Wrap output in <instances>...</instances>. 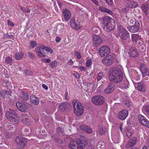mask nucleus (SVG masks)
<instances>
[{
	"mask_svg": "<svg viewBox=\"0 0 149 149\" xmlns=\"http://www.w3.org/2000/svg\"><path fill=\"white\" fill-rule=\"evenodd\" d=\"M104 143L102 141L99 142L97 145V149H104Z\"/></svg>",
	"mask_w": 149,
	"mask_h": 149,
	"instance_id": "35",
	"label": "nucleus"
},
{
	"mask_svg": "<svg viewBox=\"0 0 149 149\" xmlns=\"http://www.w3.org/2000/svg\"><path fill=\"white\" fill-rule=\"evenodd\" d=\"M91 100L93 103L97 105H102L104 103V101L102 96L98 95L93 97Z\"/></svg>",
	"mask_w": 149,
	"mask_h": 149,
	"instance_id": "9",
	"label": "nucleus"
},
{
	"mask_svg": "<svg viewBox=\"0 0 149 149\" xmlns=\"http://www.w3.org/2000/svg\"><path fill=\"white\" fill-rule=\"evenodd\" d=\"M140 38H141V37L136 34H133L132 36V40L134 43H137Z\"/></svg>",
	"mask_w": 149,
	"mask_h": 149,
	"instance_id": "33",
	"label": "nucleus"
},
{
	"mask_svg": "<svg viewBox=\"0 0 149 149\" xmlns=\"http://www.w3.org/2000/svg\"><path fill=\"white\" fill-rule=\"evenodd\" d=\"M138 22H139L138 21H136L134 19H132L130 21V23L131 24H136V23H137Z\"/></svg>",
	"mask_w": 149,
	"mask_h": 149,
	"instance_id": "54",
	"label": "nucleus"
},
{
	"mask_svg": "<svg viewBox=\"0 0 149 149\" xmlns=\"http://www.w3.org/2000/svg\"><path fill=\"white\" fill-rule=\"evenodd\" d=\"M63 15L66 21H68L71 18V14L70 11L67 9L63 10Z\"/></svg>",
	"mask_w": 149,
	"mask_h": 149,
	"instance_id": "23",
	"label": "nucleus"
},
{
	"mask_svg": "<svg viewBox=\"0 0 149 149\" xmlns=\"http://www.w3.org/2000/svg\"><path fill=\"white\" fill-rule=\"evenodd\" d=\"M106 3L109 6H111L113 3L112 0H105Z\"/></svg>",
	"mask_w": 149,
	"mask_h": 149,
	"instance_id": "51",
	"label": "nucleus"
},
{
	"mask_svg": "<svg viewBox=\"0 0 149 149\" xmlns=\"http://www.w3.org/2000/svg\"><path fill=\"white\" fill-rule=\"evenodd\" d=\"M57 131L60 134H62L63 133V131H62L61 128H58L56 129Z\"/></svg>",
	"mask_w": 149,
	"mask_h": 149,
	"instance_id": "55",
	"label": "nucleus"
},
{
	"mask_svg": "<svg viewBox=\"0 0 149 149\" xmlns=\"http://www.w3.org/2000/svg\"><path fill=\"white\" fill-rule=\"evenodd\" d=\"M140 70L143 76L145 77L146 76V72L148 70L146 65L141 64L140 66Z\"/></svg>",
	"mask_w": 149,
	"mask_h": 149,
	"instance_id": "25",
	"label": "nucleus"
},
{
	"mask_svg": "<svg viewBox=\"0 0 149 149\" xmlns=\"http://www.w3.org/2000/svg\"><path fill=\"white\" fill-rule=\"evenodd\" d=\"M106 57L103 59L102 62L103 64L106 66H110L113 63V58L111 55H109L106 56Z\"/></svg>",
	"mask_w": 149,
	"mask_h": 149,
	"instance_id": "11",
	"label": "nucleus"
},
{
	"mask_svg": "<svg viewBox=\"0 0 149 149\" xmlns=\"http://www.w3.org/2000/svg\"><path fill=\"white\" fill-rule=\"evenodd\" d=\"M99 10L101 12L107 13L111 15H112L113 14V12L111 10L102 6H100L99 7Z\"/></svg>",
	"mask_w": 149,
	"mask_h": 149,
	"instance_id": "32",
	"label": "nucleus"
},
{
	"mask_svg": "<svg viewBox=\"0 0 149 149\" xmlns=\"http://www.w3.org/2000/svg\"><path fill=\"white\" fill-rule=\"evenodd\" d=\"M142 110L143 112H146L147 114L149 116V105H144L142 108Z\"/></svg>",
	"mask_w": 149,
	"mask_h": 149,
	"instance_id": "36",
	"label": "nucleus"
},
{
	"mask_svg": "<svg viewBox=\"0 0 149 149\" xmlns=\"http://www.w3.org/2000/svg\"><path fill=\"white\" fill-rule=\"evenodd\" d=\"M74 55L77 56V58L78 59L80 58L81 57L80 53L77 51L75 52H74Z\"/></svg>",
	"mask_w": 149,
	"mask_h": 149,
	"instance_id": "50",
	"label": "nucleus"
},
{
	"mask_svg": "<svg viewBox=\"0 0 149 149\" xmlns=\"http://www.w3.org/2000/svg\"><path fill=\"white\" fill-rule=\"evenodd\" d=\"M56 141L59 144H63V140L60 139H56Z\"/></svg>",
	"mask_w": 149,
	"mask_h": 149,
	"instance_id": "52",
	"label": "nucleus"
},
{
	"mask_svg": "<svg viewBox=\"0 0 149 149\" xmlns=\"http://www.w3.org/2000/svg\"><path fill=\"white\" fill-rule=\"evenodd\" d=\"M88 140L87 138L83 136L81 140L72 141L68 145L71 149H84V147L88 144Z\"/></svg>",
	"mask_w": 149,
	"mask_h": 149,
	"instance_id": "2",
	"label": "nucleus"
},
{
	"mask_svg": "<svg viewBox=\"0 0 149 149\" xmlns=\"http://www.w3.org/2000/svg\"><path fill=\"white\" fill-rule=\"evenodd\" d=\"M16 105L17 109L20 111L24 112L27 111V107L25 104L18 102L16 103Z\"/></svg>",
	"mask_w": 149,
	"mask_h": 149,
	"instance_id": "21",
	"label": "nucleus"
},
{
	"mask_svg": "<svg viewBox=\"0 0 149 149\" xmlns=\"http://www.w3.org/2000/svg\"><path fill=\"white\" fill-rule=\"evenodd\" d=\"M98 131L101 135H105L107 133V129L104 126H100Z\"/></svg>",
	"mask_w": 149,
	"mask_h": 149,
	"instance_id": "30",
	"label": "nucleus"
},
{
	"mask_svg": "<svg viewBox=\"0 0 149 149\" xmlns=\"http://www.w3.org/2000/svg\"><path fill=\"white\" fill-rule=\"evenodd\" d=\"M139 122L143 125L149 128V121L146 119V117L140 115L138 117Z\"/></svg>",
	"mask_w": 149,
	"mask_h": 149,
	"instance_id": "13",
	"label": "nucleus"
},
{
	"mask_svg": "<svg viewBox=\"0 0 149 149\" xmlns=\"http://www.w3.org/2000/svg\"><path fill=\"white\" fill-rule=\"evenodd\" d=\"M11 82L8 81H6L3 83V85L4 87H6L10 84Z\"/></svg>",
	"mask_w": 149,
	"mask_h": 149,
	"instance_id": "48",
	"label": "nucleus"
},
{
	"mask_svg": "<svg viewBox=\"0 0 149 149\" xmlns=\"http://www.w3.org/2000/svg\"><path fill=\"white\" fill-rule=\"evenodd\" d=\"M110 53V50L107 46H102L100 47L98 51L100 56L102 57H104L108 56Z\"/></svg>",
	"mask_w": 149,
	"mask_h": 149,
	"instance_id": "7",
	"label": "nucleus"
},
{
	"mask_svg": "<svg viewBox=\"0 0 149 149\" xmlns=\"http://www.w3.org/2000/svg\"><path fill=\"white\" fill-rule=\"evenodd\" d=\"M128 115V111L123 110L118 113V117L119 119L124 120L126 119Z\"/></svg>",
	"mask_w": 149,
	"mask_h": 149,
	"instance_id": "18",
	"label": "nucleus"
},
{
	"mask_svg": "<svg viewBox=\"0 0 149 149\" xmlns=\"http://www.w3.org/2000/svg\"><path fill=\"white\" fill-rule=\"evenodd\" d=\"M21 98L24 100H27L28 98V95L27 93L24 91H22Z\"/></svg>",
	"mask_w": 149,
	"mask_h": 149,
	"instance_id": "34",
	"label": "nucleus"
},
{
	"mask_svg": "<svg viewBox=\"0 0 149 149\" xmlns=\"http://www.w3.org/2000/svg\"><path fill=\"white\" fill-rule=\"evenodd\" d=\"M93 42L94 46L97 47L101 44L102 40L100 36L94 34L93 35Z\"/></svg>",
	"mask_w": 149,
	"mask_h": 149,
	"instance_id": "12",
	"label": "nucleus"
},
{
	"mask_svg": "<svg viewBox=\"0 0 149 149\" xmlns=\"http://www.w3.org/2000/svg\"><path fill=\"white\" fill-rule=\"evenodd\" d=\"M28 54L29 56L31 58H35V56L34 54L31 52H28Z\"/></svg>",
	"mask_w": 149,
	"mask_h": 149,
	"instance_id": "53",
	"label": "nucleus"
},
{
	"mask_svg": "<svg viewBox=\"0 0 149 149\" xmlns=\"http://www.w3.org/2000/svg\"><path fill=\"white\" fill-rule=\"evenodd\" d=\"M70 25L72 27L76 30H78L80 27V24L77 20L72 18L70 20Z\"/></svg>",
	"mask_w": 149,
	"mask_h": 149,
	"instance_id": "16",
	"label": "nucleus"
},
{
	"mask_svg": "<svg viewBox=\"0 0 149 149\" xmlns=\"http://www.w3.org/2000/svg\"><path fill=\"white\" fill-rule=\"evenodd\" d=\"M141 8L142 10L145 13L146 15L147 16L148 15V12L149 9L148 4V3H145L142 4Z\"/></svg>",
	"mask_w": 149,
	"mask_h": 149,
	"instance_id": "31",
	"label": "nucleus"
},
{
	"mask_svg": "<svg viewBox=\"0 0 149 149\" xmlns=\"http://www.w3.org/2000/svg\"><path fill=\"white\" fill-rule=\"evenodd\" d=\"M133 132L132 131V130H130L126 132V136L128 138L130 137L133 134Z\"/></svg>",
	"mask_w": 149,
	"mask_h": 149,
	"instance_id": "46",
	"label": "nucleus"
},
{
	"mask_svg": "<svg viewBox=\"0 0 149 149\" xmlns=\"http://www.w3.org/2000/svg\"><path fill=\"white\" fill-rule=\"evenodd\" d=\"M6 116L10 122L15 124H18L19 123V118L15 111L10 109L9 111L6 112Z\"/></svg>",
	"mask_w": 149,
	"mask_h": 149,
	"instance_id": "4",
	"label": "nucleus"
},
{
	"mask_svg": "<svg viewBox=\"0 0 149 149\" xmlns=\"http://www.w3.org/2000/svg\"><path fill=\"white\" fill-rule=\"evenodd\" d=\"M5 61L9 65H11L12 64V60L10 57H8L6 58Z\"/></svg>",
	"mask_w": 149,
	"mask_h": 149,
	"instance_id": "39",
	"label": "nucleus"
},
{
	"mask_svg": "<svg viewBox=\"0 0 149 149\" xmlns=\"http://www.w3.org/2000/svg\"><path fill=\"white\" fill-rule=\"evenodd\" d=\"M8 25L11 26H13L14 25L13 23L9 20H8Z\"/></svg>",
	"mask_w": 149,
	"mask_h": 149,
	"instance_id": "58",
	"label": "nucleus"
},
{
	"mask_svg": "<svg viewBox=\"0 0 149 149\" xmlns=\"http://www.w3.org/2000/svg\"><path fill=\"white\" fill-rule=\"evenodd\" d=\"M70 108V104L66 102H63L59 106V109L63 112L68 111Z\"/></svg>",
	"mask_w": 149,
	"mask_h": 149,
	"instance_id": "10",
	"label": "nucleus"
},
{
	"mask_svg": "<svg viewBox=\"0 0 149 149\" xmlns=\"http://www.w3.org/2000/svg\"><path fill=\"white\" fill-rule=\"evenodd\" d=\"M104 77L103 73L102 72H100L98 75L97 81L100 80Z\"/></svg>",
	"mask_w": 149,
	"mask_h": 149,
	"instance_id": "43",
	"label": "nucleus"
},
{
	"mask_svg": "<svg viewBox=\"0 0 149 149\" xmlns=\"http://www.w3.org/2000/svg\"><path fill=\"white\" fill-rule=\"evenodd\" d=\"M103 26V29L107 32L110 31L114 27L115 22L114 20L111 17L105 16L101 19Z\"/></svg>",
	"mask_w": 149,
	"mask_h": 149,
	"instance_id": "3",
	"label": "nucleus"
},
{
	"mask_svg": "<svg viewBox=\"0 0 149 149\" xmlns=\"http://www.w3.org/2000/svg\"><path fill=\"white\" fill-rule=\"evenodd\" d=\"M136 89L139 92H144L146 91V87L145 84L142 82L138 83L135 84Z\"/></svg>",
	"mask_w": 149,
	"mask_h": 149,
	"instance_id": "17",
	"label": "nucleus"
},
{
	"mask_svg": "<svg viewBox=\"0 0 149 149\" xmlns=\"http://www.w3.org/2000/svg\"><path fill=\"white\" fill-rule=\"evenodd\" d=\"M92 63L91 60L90 59L86 61V66L88 67H89L91 65Z\"/></svg>",
	"mask_w": 149,
	"mask_h": 149,
	"instance_id": "49",
	"label": "nucleus"
},
{
	"mask_svg": "<svg viewBox=\"0 0 149 149\" xmlns=\"http://www.w3.org/2000/svg\"><path fill=\"white\" fill-rule=\"evenodd\" d=\"M24 55V54L21 52H17L15 54L14 58L16 60H20L23 58Z\"/></svg>",
	"mask_w": 149,
	"mask_h": 149,
	"instance_id": "29",
	"label": "nucleus"
},
{
	"mask_svg": "<svg viewBox=\"0 0 149 149\" xmlns=\"http://www.w3.org/2000/svg\"><path fill=\"white\" fill-rule=\"evenodd\" d=\"M58 62L56 61H54L49 64V65L51 68H56L57 67Z\"/></svg>",
	"mask_w": 149,
	"mask_h": 149,
	"instance_id": "38",
	"label": "nucleus"
},
{
	"mask_svg": "<svg viewBox=\"0 0 149 149\" xmlns=\"http://www.w3.org/2000/svg\"><path fill=\"white\" fill-rule=\"evenodd\" d=\"M127 5L129 8H135L136 6H138L137 3L136 2L132 1L127 2Z\"/></svg>",
	"mask_w": 149,
	"mask_h": 149,
	"instance_id": "28",
	"label": "nucleus"
},
{
	"mask_svg": "<svg viewBox=\"0 0 149 149\" xmlns=\"http://www.w3.org/2000/svg\"><path fill=\"white\" fill-rule=\"evenodd\" d=\"M9 93L8 91H7L2 90L0 92V94L2 97H4L5 96L6 94H8Z\"/></svg>",
	"mask_w": 149,
	"mask_h": 149,
	"instance_id": "42",
	"label": "nucleus"
},
{
	"mask_svg": "<svg viewBox=\"0 0 149 149\" xmlns=\"http://www.w3.org/2000/svg\"><path fill=\"white\" fill-rule=\"evenodd\" d=\"M79 129L80 130H84L87 134H90L92 132V130L89 126L85 124H81L79 125Z\"/></svg>",
	"mask_w": 149,
	"mask_h": 149,
	"instance_id": "19",
	"label": "nucleus"
},
{
	"mask_svg": "<svg viewBox=\"0 0 149 149\" xmlns=\"http://www.w3.org/2000/svg\"><path fill=\"white\" fill-rule=\"evenodd\" d=\"M129 83L127 81H123L119 86L120 88L122 89H126L129 88Z\"/></svg>",
	"mask_w": 149,
	"mask_h": 149,
	"instance_id": "27",
	"label": "nucleus"
},
{
	"mask_svg": "<svg viewBox=\"0 0 149 149\" xmlns=\"http://www.w3.org/2000/svg\"><path fill=\"white\" fill-rule=\"evenodd\" d=\"M114 84L112 83H109L107 87L104 90V93H109L112 92L114 89Z\"/></svg>",
	"mask_w": 149,
	"mask_h": 149,
	"instance_id": "24",
	"label": "nucleus"
},
{
	"mask_svg": "<svg viewBox=\"0 0 149 149\" xmlns=\"http://www.w3.org/2000/svg\"><path fill=\"white\" fill-rule=\"evenodd\" d=\"M19 8L23 12L25 13H29L30 12V10L28 8L26 9L24 7H22L21 6H20Z\"/></svg>",
	"mask_w": 149,
	"mask_h": 149,
	"instance_id": "40",
	"label": "nucleus"
},
{
	"mask_svg": "<svg viewBox=\"0 0 149 149\" xmlns=\"http://www.w3.org/2000/svg\"><path fill=\"white\" fill-rule=\"evenodd\" d=\"M140 24L138 22L133 26H130L127 27V29L131 33H135L138 31L139 28Z\"/></svg>",
	"mask_w": 149,
	"mask_h": 149,
	"instance_id": "14",
	"label": "nucleus"
},
{
	"mask_svg": "<svg viewBox=\"0 0 149 149\" xmlns=\"http://www.w3.org/2000/svg\"><path fill=\"white\" fill-rule=\"evenodd\" d=\"M136 43L140 46L142 45L143 42L141 40V38L139 39V40H138V41L137 42V43Z\"/></svg>",
	"mask_w": 149,
	"mask_h": 149,
	"instance_id": "56",
	"label": "nucleus"
},
{
	"mask_svg": "<svg viewBox=\"0 0 149 149\" xmlns=\"http://www.w3.org/2000/svg\"><path fill=\"white\" fill-rule=\"evenodd\" d=\"M24 73L27 76H32L33 75V72L31 71L26 70L24 71Z\"/></svg>",
	"mask_w": 149,
	"mask_h": 149,
	"instance_id": "41",
	"label": "nucleus"
},
{
	"mask_svg": "<svg viewBox=\"0 0 149 149\" xmlns=\"http://www.w3.org/2000/svg\"><path fill=\"white\" fill-rule=\"evenodd\" d=\"M73 74L77 78H79L80 77L79 74L77 73H73Z\"/></svg>",
	"mask_w": 149,
	"mask_h": 149,
	"instance_id": "60",
	"label": "nucleus"
},
{
	"mask_svg": "<svg viewBox=\"0 0 149 149\" xmlns=\"http://www.w3.org/2000/svg\"><path fill=\"white\" fill-rule=\"evenodd\" d=\"M3 38L4 40L6 39L7 38L13 39L14 38V37L13 35H10L8 33H6L4 34L3 35Z\"/></svg>",
	"mask_w": 149,
	"mask_h": 149,
	"instance_id": "37",
	"label": "nucleus"
},
{
	"mask_svg": "<svg viewBox=\"0 0 149 149\" xmlns=\"http://www.w3.org/2000/svg\"><path fill=\"white\" fill-rule=\"evenodd\" d=\"M42 87L44 88L45 90H47L48 89V87L45 84H43L42 85Z\"/></svg>",
	"mask_w": 149,
	"mask_h": 149,
	"instance_id": "63",
	"label": "nucleus"
},
{
	"mask_svg": "<svg viewBox=\"0 0 149 149\" xmlns=\"http://www.w3.org/2000/svg\"><path fill=\"white\" fill-rule=\"evenodd\" d=\"M31 101L34 104L37 105L39 103V99L35 95H32L30 96Z\"/></svg>",
	"mask_w": 149,
	"mask_h": 149,
	"instance_id": "26",
	"label": "nucleus"
},
{
	"mask_svg": "<svg viewBox=\"0 0 149 149\" xmlns=\"http://www.w3.org/2000/svg\"><path fill=\"white\" fill-rule=\"evenodd\" d=\"M80 70L81 71H85L86 70V68L84 67H81L79 68Z\"/></svg>",
	"mask_w": 149,
	"mask_h": 149,
	"instance_id": "64",
	"label": "nucleus"
},
{
	"mask_svg": "<svg viewBox=\"0 0 149 149\" xmlns=\"http://www.w3.org/2000/svg\"><path fill=\"white\" fill-rule=\"evenodd\" d=\"M137 139L136 137H134L130 139L126 145V147L130 148L133 147L136 144Z\"/></svg>",
	"mask_w": 149,
	"mask_h": 149,
	"instance_id": "22",
	"label": "nucleus"
},
{
	"mask_svg": "<svg viewBox=\"0 0 149 149\" xmlns=\"http://www.w3.org/2000/svg\"><path fill=\"white\" fill-rule=\"evenodd\" d=\"M65 99L67 100H69V98L68 97V93L67 91L65 93Z\"/></svg>",
	"mask_w": 149,
	"mask_h": 149,
	"instance_id": "61",
	"label": "nucleus"
},
{
	"mask_svg": "<svg viewBox=\"0 0 149 149\" xmlns=\"http://www.w3.org/2000/svg\"><path fill=\"white\" fill-rule=\"evenodd\" d=\"M123 75L122 70L118 68L112 67L109 70L108 78L113 83L118 84L122 81Z\"/></svg>",
	"mask_w": 149,
	"mask_h": 149,
	"instance_id": "1",
	"label": "nucleus"
},
{
	"mask_svg": "<svg viewBox=\"0 0 149 149\" xmlns=\"http://www.w3.org/2000/svg\"><path fill=\"white\" fill-rule=\"evenodd\" d=\"M128 53L130 56L133 58L137 56L138 54L137 49L134 46L130 48Z\"/></svg>",
	"mask_w": 149,
	"mask_h": 149,
	"instance_id": "20",
	"label": "nucleus"
},
{
	"mask_svg": "<svg viewBox=\"0 0 149 149\" xmlns=\"http://www.w3.org/2000/svg\"><path fill=\"white\" fill-rule=\"evenodd\" d=\"M118 27L120 38L125 40H128L130 39V36L128 32L120 25H118Z\"/></svg>",
	"mask_w": 149,
	"mask_h": 149,
	"instance_id": "6",
	"label": "nucleus"
},
{
	"mask_svg": "<svg viewBox=\"0 0 149 149\" xmlns=\"http://www.w3.org/2000/svg\"><path fill=\"white\" fill-rule=\"evenodd\" d=\"M15 142L18 149L23 148L26 145V141L25 138L20 136H17L15 140Z\"/></svg>",
	"mask_w": 149,
	"mask_h": 149,
	"instance_id": "8",
	"label": "nucleus"
},
{
	"mask_svg": "<svg viewBox=\"0 0 149 149\" xmlns=\"http://www.w3.org/2000/svg\"><path fill=\"white\" fill-rule=\"evenodd\" d=\"M55 40L56 42H59L61 40V39L59 37L57 36Z\"/></svg>",
	"mask_w": 149,
	"mask_h": 149,
	"instance_id": "62",
	"label": "nucleus"
},
{
	"mask_svg": "<svg viewBox=\"0 0 149 149\" xmlns=\"http://www.w3.org/2000/svg\"><path fill=\"white\" fill-rule=\"evenodd\" d=\"M129 9L127 6L122 8V11L123 13H127L129 12Z\"/></svg>",
	"mask_w": 149,
	"mask_h": 149,
	"instance_id": "47",
	"label": "nucleus"
},
{
	"mask_svg": "<svg viewBox=\"0 0 149 149\" xmlns=\"http://www.w3.org/2000/svg\"><path fill=\"white\" fill-rule=\"evenodd\" d=\"M35 51L37 53L38 56L41 58H45L46 56L44 54L45 53L43 47H37L35 49Z\"/></svg>",
	"mask_w": 149,
	"mask_h": 149,
	"instance_id": "15",
	"label": "nucleus"
},
{
	"mask_svg": "<svg viewBox=\"0 0 149 149\" xmlns=\"http://www.w3.org/2000/svg\"><path fill=\"white\" fill-rule=\"evenodd\" d=\"M44 60L45 61V62L46 63H49L51 62V60L50 59H46L45 58L44 59Z\"/></svg>",
	"mask_w": 149,
	"mask_h": 149,
	"instance_id": "59",
	"label": "nucleus"
},
{
	"mask_svg": "<svg viewBox=\"0 0 149 149\" xmlns=\"http://www.w3.org/2000/svg\"><path fill=\"white\" fill-rule=\"evenodd\" d=\"M31 45L29 46V48L30 49L33 48L35 47L37 43L34 41H31L30 42Z\"/></svg>",
	"mask_w": 149,
	"mask_h": 149,
	"instance_id": "44",
	"label": "nucleus"
},
{
	"mask_svg": "<svg viewBox=\"0 0 149 149\" xmlns=\"http://www.w3.org/2000/svg\"><path fill=\"white\" fill-rule=\"evenodd\" d=\"M43 48L44 49V50H46V51L47 52H50L51 53H52L53 52V50L51 48L49 47H48L45 46H43Z\"/></svg>",
	"mask_w": 149,
	"mask_h": 149,
	"instance_id": "45",
	"label": "nucleus"
},
{
	"mask_svg": "<svg viewBox=\"0 0 149 149\" xmlns=\"http://www.w3.org/2000/svg\"><path fill=\"white\" fill-rule=\"evenodd\" d=\"M93 3L97 6L99 5L98 2L97 0H91Z\"/></svg>",
	"mask_w": 149,
	"mask_h": 149,
	"instance_id": "57",
	"label": "nucleus"
},
{
	"mask_svg": "<svg viewBox=\"0 0 149 149\" xmlns=\"http://www.w3.org/2000/svg\"><path fill=\"white\" fill-rule=\"evenodd\" d=\"M74 113L77 116H81L83 114L84 110L83 107L81 103L77 100H74L72 102Z\"/></svg>",
	"mask_w": 149,
	"mask_h": 149,
	"instance_id": "5",
	"label": "nucleus"
}]
</instances>
